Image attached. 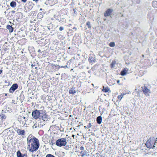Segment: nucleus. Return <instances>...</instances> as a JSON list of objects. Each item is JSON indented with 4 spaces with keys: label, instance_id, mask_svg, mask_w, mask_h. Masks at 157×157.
Returning a JSON list of instances; mask_svg holds the SVG:
<instances>
[{
    "label": "nucleus",
    "instance_id": "17",
    "mask_svg": "<svg viewBox=\"0 0 157 157\" xmlns=\"http://www.w3.org/2000/svg\"><path fill=\"white\" fill-rule=\"evenodd\" d=\"M97 122L98 124H100L101 123L102 121V118L101 116H99L97 118Z\"/></svg>",
    "mask_w": 157,
    "mask_h": 157
},
{
    "label": "nucleus",
    "instance_id": "2",
    "mask_svg": "<svg viewBox=\"0 0 157 157\" xmlns=\"http://www.w3.org/2000/svg\"><path fill=\"white\" fill-rule=\"evenodd\" d=\"M156 140L154 138H150L147 141L146 145L147 148H154L155 147Z\"/></svg>",
    "mask_w": 157,
    "mask_h": 157
},
{
    "label": "nucleus",
    "instance_id": "11",
    "mask_svg": "<svg viewBox=\"0 0 157 157\" xmlns=\"http://www.w3.org/2000/svg\"><path fill=\"white\" fill-rule=\"evenodd\" d=\"M16 17H17L16 20H18V19H22L23 17V13L21 12L17 13H16Z\"/></svg>",
    "mask_w": 157,
    "mask_h": 157
},
{
    "label": "nucleus",
    "instance_id": "33",
    "mask_svg": "<svg viewBox=\"0 0 157 157\" xmlns=\"http://www.w3.org/2000/svg\"><path fill=\"white\" fill-rule=\"evenodd\" d=\"M23 157H24L25 156L26 157H27V154L25 153L24 154H23Z\"/></svg>",
    "mask_w": 157,
    "mask_h": 157
},
{
    "label": "nucleus",
    "instance_id": "45",
    "mask_svg": "<svg viewBox=\"0 0 157 157\" xmlns=\"http://www.w3.org/2000/svg\"><path fill=\"white\" fill-rule=\"evenodd\" d=\"M42 8H40V11H42Z\"/></svg>",
    "mask_w": 157,
    "mask_h": 157
},
{
    "label": "nucleus",
    "instance_id": "5",
    "mask_svg": "<svg viewBox=\"0 0 157 157\" xmlns=\"http://www.w3.org/2000/svg\"><path fill=\"white\" fill-rule=\"evenodd\" d=\"M18 85L17 83L13 84L9 90L10 93H13L15 90L17 89Z\"/></svg>",
    "mask_w": 157,
    "mask_h": 157
},
{
    "label": "nucleus",
    "instance_id": "34",
    "mask_svg": "<svg viewBox=\"0 0 157 157\" xmlns=\"http://www.w3.org/2000/svg\"><path fill=\"white\" fill-rule=\"evenodd\" d=\"M64 148L66 150H68V146H66Z\"/></svg>",
    "mask_w": 157,
    "mask_h": 157
},
{
    "label": "nucleus",
    "instance_id": "26",
    "mask_svg": "<svg viewBox=\"0 0 157 157\" xmlns=\"http://www.w3.org/2000/svg\"><path fill=\"white\" fill-rule=\"evenodd\" d=\"M109 45L111 47H114L115 46V44L114 42H112L109 43Z\"/></svg>",
    "mask_w": 157,
    "mask_h": 157
},
{
    "label": "nucleus",
    "instance_id": "4",
    "mask_svg": "<svg viewBox=\"0 0 157 157\" xmlns=\"http://www.w3.org/2000/svg\"><path fill=\"white\" fill-rule=\"evenodd\" d=\"M42 111H39L37 109H36L35 110L33 111L32 113V116L33 117L36 119H37L40 118L41 116L42 115Z\"/></svg>",
    "mask_w": 157,
    "mask_h": 157
},
{
    "label": "nucleus",
    "instance_id": "24",
    "mask_svg": "<svg viewBox=\"0 0 157 157\" xmlns=\"http://www.w3.org/2000/svg\"><path fill=\"white\" fill-rule=\"evenodd\" d=\"M6 118V117L5 115L2 114V115H0V119H1V120H4Z\"/></svg>",
    "mask_w": 157,
    "mask_h": 157
},
{
    "label": "nucleus",
    "instance_id": "12",
    "mask_svg": "<svg viewBox=\"0 0 157 157\" xmlns=\"http://www.w3.org/2000/svg\"><path fill=\"white\" fill-rule=\"evenodd\" d=\"M41 116V117H40L39 120L42 119L44 121H47L48 120V117L45 114H44L42 113V115Z\"/></svg>",
    "mask_w": 157,
    "mask_h": 157
},
{
    "label": "nucleus",
    "instance_id": "10",
    "mask_svg": "<svg viewBox=\"0 0 157 157\" xmlns=\"http://www.w3.org/2000/svg\"><path fill=\"white\" fill-rule=\"evenodd\" d=\"M143 91L144 94L147 96H149V94L150 93V91L149 89L147 88L146 87H144L143 90Z\"/></svg>",
    "mask_w": 157,
    "mask_h": 157
},
{
    "label": "nucleus",
    "instance_id": "23",
    "mask_svg": "<svg viewBox=\"0 0 157 157\" xmlns=\"http://www.w3.org/2000/svg\"><path fill=\"white\" fill-rule=\"evenodd\" d=\"M17 157H23V154L21 153L19 151H17Z\"/></svg>",
    "mask_w": 157,
    "mask_h": 157
},
{
    "label": "nucleus",
    "instance_id": "29",
    "mask_svg": "<svg viewBox=\"0 0 157 157\" xmlns=\"http://www.w3.org/2000/svg\"><path fill=\"white\" fill-rule=\"evenodd\" d=\"M54 17L57 20H58V21L59 20V17L57 16L56 15H54Z\"/></svg>",
    "mask_w": 157,
    "mask_h": 157
},
{
    "label": "nucleus",
    "instance_id": "28",
    "mask_svg": "<svg viewBox=\"0 0 157 157\" xmlns=\"http://www.w3.org/2000/svg\"><path fill=\"white\" fill-rule=\"evenodd\" d=\"M45 157H56V156H54L53 155L51 154H48L46 155Z\"/></svg>",
    "mask_w": 157,
    "mask_h": 157
},
{
    "label": "nucleus",
    "instance_id": "6",
    "mask_svg": "<svg viewBox=\"0 0 157 157\" xmlns=\"http://www.w3.org/2000/svg\"><path fill=\"white\" fill-rule=\"evenodd\" d=\"M44 123H43V122H42L41 121L40 122H36V123L33 126V128H36L37 127L41 128L44 125Z\"/></svg>",
    "mask_w": 157,
    "mask_h": 157
},
{
    "label": "nucleus",
    "instance_id": "21",
    "mask_svg": "<svg viewBox=\"0 0 157 157\" xmlns=\"http://www.w3.org/2000/svg\"><path fill=\"white\" fill-rule=\"evenodd\" d=\"M10 5L12 7L15 8L16 6V3L15 2L13 1L10 2Z\"/></svg>",
    "mask_w": 157,
    "mask_h": 157
},
{
    "label": "nucleus",
    "instance_id": "31",
    "mask_svg": "<svg viewBox=\"0 0 157 157\" xmlns=\"http://www.w3.org/2000/svg\"><path fill=\"white\" fill-rule=\"evenodd\" d=\"M64 29V28L63 27H62V26H60L59 28V30L60 31H62Z\"/></svg>",
    "mask_w": 157,
    "mask_h": 157
},
{
    "label": "nucleus",
    "instance_id": "46",
    "mask_svg": "<svg viewBox=\"0 0 157 157\" xmlns=\"http://www.w3.org/2000/svg\"><path fill=\"white\" fill-rule=\"evenodd\" d=\"M5 95L6 96H7V94H6Z\"/></svg>",
    "mask_w": 157,
    "mask_h": 157
},
{
    "label": "nucleus",
    "instance_id": "48",
    "mask_svg": "<svg viewBox=\"0 0 157 157\" xmlns=\"http://www.w3.org/2000/svg\"><path fill=\"white\" fill-rule=\"evenodd\" d=\"M37 68V67H35V69H36Z\"/></svg>",
    "mask_w": 157,
    "mask_h": 157
},
{
    "label": "nucleus",
    "instance_id": "44",
    "mask_svg": "<svg viewBox=\"0 0 157 157\" xmlns=\"http://www.w3.org/2000/svg\"><path fill=\"white\" fill-rule=\"evenodd\" d=\"M63 22V21H62V20H60L59 21V22H60L61 23L62 22Z\"/></svg>",
    "mask_w": 157,
    "mask_h": 157
},
{
    "label": "nucleus",
    "instance_id": "7",
    "mask_svg": "<svg viewBox=\"0 0 157 157\" xmlns=\"http://www.w3.org/2000/svg\"><path fill=\"white\" fill-rule=\"evenodd\" d=\"M113 10L112 9L109 8L105 12L104 16L105 17L109 16L113 12Z\"/></svg>",
    "mask_w": 157,
    "mask_h": 157
},
{
    "label": "nucleus",
    "instance_id": "41",
    "mask_svg": "<svg viewBox=\"0 0 157 157\" xmlns=\"http://www.w3.org/2000/svg\"><path fill=\"white\" fill-rule=\"evenodd\" d=\"M2 72V70H0V74Z\"/></svg>",
    "mask_w": 157,
    "mask_h": 157
},
{
    "label": "nucleus",
    "instance_id": "49",
    "mask_svg": "<svg viewBox=\"0 0 157 157\" xmlns=\"http://www.w3.org/2000/svg\"><path fill=\"white\" fill-rule=\"evenodd\" d=\"M10 22V23H11V22Z\"/></svg>",
    "mask_w": 157,
    "mask_h": 157
},
{
    "label": "nucleus",
    "instance_id": "43",
    "mask_svg": "<svg viewBox=\"0 0 157 157\" xmlns=\"http://www.w3.org/2000/svg\"><path fill=\"white\" fill-rule=\"evenodd\" d=\"M73 29H77L76 28H75V27H74L73 28Z\"/></svg>",
    "mask_w": 157,
    "mask_h": 157
},
{
    "label": "nucleus",
    "instance_id": "37",
    "mask_svg": "<svg viewBox=\"0 0 157 157\" xmlns=\"http://www.w3.org/2000/svg\"><path fill=\"white\" fill-rule=\"evenodd\" d=\"M27 0H21V1L22 2H24V3L26 2V1H27Z\"/></svg>",
    "mask_w": 157,
    "mask_h": 157
},
{
    "label": "nucleus",
    "instance_id": "25",
    "mask_svg": "<svg viewBox=\"0 0 157 157\" xmlns=\"http://www.w3.org/2000/svg\"><path fill=\"white\" fill-rule=\"evenodd\" d=\"M157 2L156 1H153L152 2V5L154 7H157Z\"/></svg>",
    "mask_w": 157,
    "mask_h": 157
},
{
    "label": "nucleus",
    "instance_id": "39",
    "mask_svg": "<svg viewBox=\"0 0 157 157\" xmlns=\"http://www.w3.org/2000/svg\"><path fill=\"white\" fill-rule=\"evenodd\" d=\"M120 82V81L119 80H117V83H119Z\"/></svg>",
    "mask_w": 157,
    "mask_h": 157
},
{
    "label": "nucleus",
    "instance_id": "38",
    "mask_svg": "<svg viewBox=\"0 0 157 157\" xmlns=\"http://www.w3.org/2000/svg\"><path fill=\"white\" fill-rule=\"evenodd\" d=\"M21 118H22V119H23V121H24V120H25V119L26 118L25 117H22L21 116Z\"/></svg>",
    "mask_w": 157,
    "mask_h": 157
},
{
    "label": "nucleus",
    "instance_id": "20",
    "mask_svg": "<svg viewBox=\"0 0 157 157\" xmlns=\"http://www.w3.org/2000/svg\"><path fill=\"white\" fill-rule=\"evenodd\" d=\"M102 91L103 92L105 93L109 92V91L110 92L109 89L108 87H105L104 86L103 87V89H102Z\"/></svg>",
    "mask_w": 157,
    "mask_h": 157
},
{
    "label": "nucleus",
    "instance_id": "13",
    "mask_svg": "<svg viewBox=\"0 0 157 157\" xmlns=\"http://www.w3.org/2000/svg\"><path fill=\"white\" fill-rule=\"evenodd\" d=\"M49 136L47 134L44 135L42 137V140L45 143H48L49 141Z\"/></svg>",
    "mask_w": 157,
    "mask_h": 157
},
{
    "label": "nucleus",
    "instance_id": "19",
    "mask_svg": "<svg viewBox=\"0 0 157 157\" xmlns=\"http://www.w3.org/2000/svg\"><path fill=\"white\" fill-rule=\"evenodd\" d=\"M128 72V71L125 69L123 70L121 72V75L122 76H124Z\"/></svg>",
    "mask_w": 157,
    "mask_h": 157
},
{
    "label": "nucleus",
    "instance_id": "42",
    "mask_svg": "<svg viewBox=\"0 0 157 157\" xmlns=\"http://www.w3.org/2000/svg\"><path fill=\"white\" fill-rule=\"evenodd\" d=\"M38 52H41V50H40V49H39V50H38Z\"/></svg>",
    "mask_w": 157,
    "mask_h": 157
},
{
    "label": "nucleus",
    "instance_id": "8",
    "mask_svg": "<svg viewBox=\"0 0 157 157\" xmlns=\"http://www.w3.org/2000/svg\"><path fill=\"white\" fill-rule=\"evenodd\" d=\"M15 130L19 135L23 136L25 135V131L24 130H21L19 129L18 128H16Z\"/></svg>",
    "mask_w": 157,
    "mask_h": 157
},
{
    "label": "nucleus",
    "instance_id": "40",
    "mask_svg": "<svg viewBox=\"0 0 157 157\" xmlns=\"http://www.w3.org/2000/svg\"><path fill=\"white\" fill-rule=\"evenodd\" d=\"M33 0V1H35L36 2H37L39 0Z\"/></svg>",
    "mask_w": 157,
    "mask_h": 157
},
{
    "label": "nucleus",
    "instance_id": "32",
    "mask_svg": "<svg viewBox=\"0 0 157 157\" xmlns=\"http://www.w3.org/2000/svg\"><path fill=\"white\" fill-rule=\"evenodd\" d=\"M84 149V147L83 146H81L80 147V150L82 151Z\"/></svg>",
    "mask_w": 157,
    "mask_h": 157
},
{
    "label": "nucleus",
    "instance_id": "3",
    "mask_svg": "<svg viewBox=\"0 0 157 157\" xmlns=\"http://www.w3.org/2000/svg\"><path fill=\"white\" fill-rule=\"evenodd\" d=\"M67 143V140L65 138L59 139L56 141V145L59 147L65 146Z\"/></svg>",
    "mask_w": 157,
    "mask_h": 157
},
{
    "label": "nucleus",
    "instance_id": "18",
    "mask_svg": "<svg viewBox=\"0 0 157 157\" xmlns=\"http://www.w3.org/2000/svg\"><path fill=\"white\" fill-rule=\"evenodd\" d=\"M6 28L9 30V32L10 33H11L13 32V28L12 27V26L9 25H7L6 26Z\"/></svg>",
    "mask_w": 157,
    "mask_h": 157
},
{
    "label": "nucleus",
    "instance_id": "14",
    "mask_svg": "<svg viewBox=\"0 0 157 157\" xmlns=\"http://www.w3.org/2000/svg\"><path fill=\"white\" fill-rule=\"evenodd\" d=\"M17 120L19 122H20L21 124H22L23 125H25V122L26 121V120H24V121L25 122H24V121H23V119L21 118V116L18 117L17 119Z\"/></svg>",
    "mask_w": 157,
    "mask_h": 157
},
{
    "label": "nucleus",
    "instance_id": "47",
    "mask_svg": "<svg viewBox=\"0 0 157 157\" xmlns=\"http://www.w3.org/2000/svg\"><path fill=\"white\" fill-rule=\"evenodd\" d=\"M33 66H34V65H32V67H33Z\"/></svg>",
    "mask_w": 157,
    "mask_h": 157
},
{
    "label": "nucleus",
    "instance_id": "30",
    "mask_svg": "<svg viewBox=\"0 0 157 157\" xmlns=\"http://www.w3.org/2000/svg\"><path fill=\"white\" fill-rule=\"evenodd\" d=\"M91 127V125L90 123H89L88 125H87L86 126H85V128H90Z\"/></svg>",
    "mask_w": 157,
    "mask_h": 157
},
{
    "label": "nucleus",
    "instance_id": "1",
    "mask_svg": "<svg viewBox=\"0 0 157 157\" xmlns=\"http://www.w3.org/2000/svg\"><path fill=\"white\" fill-rule=\"evenodd\" d=\"M27 148L29 151L33 152L36 151L39 147L40 144L39 140L36 137L27 139Z\"/></svg>",
    "mask_w": 157,
    "mask_h": 157
},
{
    "label": "nucleus",
    "instance_id": "35",
    "mask_svg": "<svg viewBox=\"0 0 157 157\" xmlns=\"http://www.w3.org/2000/svg\"><path fill=\"white\" fill-rule=\"evenodd\" d=\"M62 156H64L65 155V153L64 152H62Z\"/></svg>",
    "mask_w": 157,
    "mask_h": 157
},
{
    "label": "nucleus",
    "instance_id": "36",
    "mask_svg": "<svg viewBox=\"0 0 157 157\" xmlns=\"http://www.w3.org/2000/svg\"><path fill=\"white\" fill-rule=\"evenodd\" d=\"M61 67H63V68H65V67H67V65H66V66H61Z\"/></svg>",
    "mask_w": 157,
    "mask_h": 157
},
{
    "label": "nucleus",
    "instance_id": "9",
    "mask_svg": "<svg viewBox=\"0 0 157 157\" xmlns=\"http://www.w3.org/2000/svg\"><path fill=\"white\" fill-rule=\"evenodd\" d=\"M89 61L90 63L95 62L96 60L95 57L94 55H90L89 56Z\"/></svg>",
    "mask_w": 157,
    "mask_h": 157
},
{
    "label": "nucleus",
    "instance_id": "27",
    "mask_svg": "<svg viewBox=\"0 0 157 157\" xmlns=\"http://www.w3.org/2000/svg\"><path fill=\"white\" fill-rule=\"evenodd\" d=\"M86 25L88 26V28L91 29V26L90 24V22L88 21H87L86 23Z\"/></svg>",
    "mask_w": 157,
    "mask_h": 157
},
{
    "label": "nucleus",
    "instance_id": "15",
    "mask_svg": "<svg viewBox=\"0 0 157 157\" xmlns=\"http://www.w3.org/2000/svg\"><path fill=\"white\" fill-rule=\"evenodd\" d=\"M117 65L116 61H113L111 64L110 67L111 68H116V65Z\"/></svg>",
    "mask_w": 157,
    "mask_h": 157
},
{
    "label": "nucleus",
    "instance_id": "16",
    "mask_svg": "<svg viewBox=\"0 0 157 157\" xmlns=\"http://www.w3.org/2000/svg\"><path fill=\"white\" fill-rule=\"evenodd\" d=\"M76 93V90L75 89V88L72 87L69 90V93L70 94H74Z\"/></svg>",
    "mask_w": 157,
    "mask_h": 157
},
{
    "label": "nucleus",
    "instance_id": "22",
    "mask_svg": "<svg viewBox=\"0 0 157 157\" xmlns=\"http://www.w3.org/2000/svg\"><path fill=\"white\" fill-rule=\"evenodd\" d=\"M80 153L81 154V156L83 157L85 155H87V154L88 153V152L87 151H82L80 152Z\"/></svg>",
    "mask_w": 157,
    "mask_h": 157
}]
</instances>
